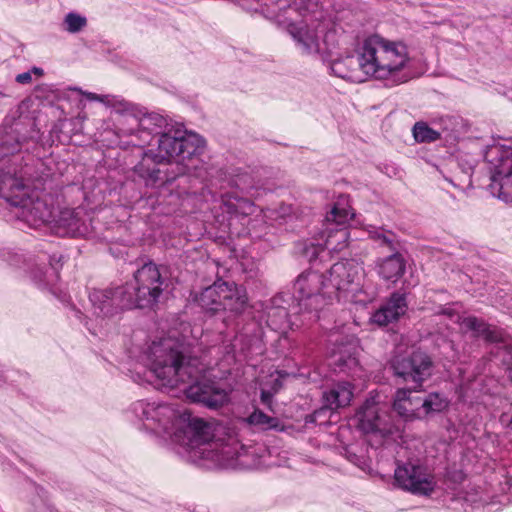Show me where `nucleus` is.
Masks as SVG:
<instances>
[{
  "label": "nucleus",
  "mask_w": 512,
  "mask_h": 512,
  "mask_svg": "<svg viewBox=\"0 0 512 512\" xmlns=\"http://www.w3.org/2000/svg\"><path fill=\"white\" fill-rule=\"evenodd\" d=\"M146 363L161 388L178 389L192 402L216 408L229 401V391L202 375L200 361L188 355L183 343L169 337L153 342Z\"/></svg>",
  "instance_id": "obj_1"
},
{
  "label": "nucleus",
  "mask_w": 512,
  "mask_h": 512,
  "mask_svg": "<svg viewBox=\"0 0 512 512\" xmlns=\"http://www.w3.org/2000/svg\"><path fill=\"white\" fill-rule=\"evenodd\" d=\"M409 63V52L404 43L372 35L364 40L357 57L346 55L334 59L330 69L335 76L352 82L360 83L373 77L398 85L408 80L403 71Z\"/></svg>",
  "instance_id": "obj_2"
},
{
  "label": "nucleus",
  "mask_w": 512,
  "mask_h": 512,
  "mask_svg": "<svg viewBox=\"0 0 512 512\" xmlns=\"http://www.w3.org/2000/svg\"><path fill=\"white\" fill-rule=\"evenodd\" d=\"M245 9L258 10L270 19L287 25L289 34L302 52H330L336 45L335 31H327L321 41V35L327 28L323 21V12L312 0H237Z\"/></svg>",
  "instance_id": "obj_3"
},
{
  "label": "nucleus",
  "mask_w": 512,
  "mask_h": 512,
  "mask_svg": "<svg viewBox=\"0 0 512 512\" xmlns=\"http://www.w3.org/2000/svg\"><path fill=\"white\" fill-rule=\"evenodd\" d=\"M133 412L144 428L158 436L198 452L204 458L206 446L212 439L211 427L200 418L192 417L185 408L161 402L138 401Z\"/></svg>",
  "instance_id": "obj_4"
},
{
  "label": "nucleus",
  "mask_w": 512,
  "mask_h": 512,
  "mask_svg": "<svg viewBox=\"0 0 512 512\" xmlns=\"http://www.w3.org/2000/svg\"><path fill=\"white\" fill-rule=\"evenodd\" d=\"M204 139L196 133L173 129L164 131L158 140L156 152L145 155L144 161L175 163L178 174H185L191 169L190 161L204 146Z\"/></svg>",
  "instance_id": "obj_5"
},
{
  "label": "nucleus",
  "mask_w": 512,
  "mask_h": 512,
  "mask_svg": "<svg viewBox=\"0 0 512 512\" xmlns=\"http://www.w3.org/2000/svg\"><path fill=\"white\" fill-rule=\"evenodd\" d=\"M293 295L298 302L297 313L309 323L317 321L319 312L334 301V289L325 275L317 271L301 273L294 283Z\"/></svg>",
  "instance_id": "obj_6"
},
{
  "label": "nucleus",
  "mask_w": 512,
  "mask_h": 512,
  "mask_svg": "<svg viewBox=\"0 0 512 512\" xmlns=\"http://www.w3.org/2000/svg\"><path fill=\"white\" fill-rule=\"evenodd\" d=\"M329 274L330 288L334 289V300L341 297L353 302L366 303L374 298L363 284L365 271L356 260H344L332 265Z\"/></svg>",
  "instance_id": "obj_7"
},
{
  "label": "nucleus",
  "mask_w": 512,
  "mask_h": 512,
  "mask_svg": "<svg viewBox=\"0 0 512 512\" xmlns=\"http://www.w3.org/2000/svg\"><path fill=\"white\" fill-rule=\"evenodd\" d=\"M162 292V280L157 266L144 264L134 275V280L118 291L120 305L144 308L155 303Z\"/></svg>",
  "instance_id": "obj_8"
},
{
  "label": "nucleus",
  "mask_w": 512,
  "mask_h": 512,
  "mask_svg": "<svg viewBox=\"0 0 512 512\" xmlns=\"http://www.w3.org/2000/svg\"><path fill=\"white\" fill-rule=\"evenodd\" d=\"M247 294L244 288L235 283L215 282L205 288L199 295V305L208 311L217 313L228 312L231 316H238L247 307Z\"/></svg>",
  "instance_id": "obj_9"
},
{
  "label": "nucleus",
  "mask_w": 512,
  "mask_h": 512,
  "mask_svg": "<svg viewBox=\"0 0 512 512\" xmlns=\"http://www.w3.org/2000/svg\"><path fill=\"white\" fill-rule=\"evenodd\" d=\"M484 158L490 165L492 189L503 201L512 202V142L488 146Z\"/></svg>",
  "instance_id": "obj_10"
},
{
  "label": "nucleus",
  "mask_w": 512,
  "mask_h": 512,
  "mask_svg": "<svg viewBox=\"0 0 512 512\" xmlns=\"http://www.w3.org/2000/svg\"><path fill=\"white\" fill-rule=\"evenodd\" d=\"M391 369L396 377L415 384L416 389L432 375V361L427 354L415 351L407 356H395L391 360Z\"/></svg>",
  "instance_id": "obj_11"
},
{
  "label": "nucleus",
  "mask_w": 512,
  "mask_h": 512,
  "mask_svg": "<svg viewBox=\"0 0 512 512\" xmlns=\"http://www.w3.org/2000/svg\"><path fill=\"white\" fill-rule=\"evenodd\" d=\"M395 483L413 494L430 495L436 486L433 475L421 465L404 463L394 472Z\"/></svg>",
  "instance_id": "obj_12"
},
{
  "label": "nucleus",
  "mask_w": 512,
  "mask_h": 512,
  "mask_svg": "<svg viewBox=\"0 0 512 512\" xmlns=\"http://www.w3.org/2000/svg\"><path fill=\"white\" fill-rule=\"evenodd\" d=\"M352 216L350 209L341 203H336L326 215L325 247L329 251L338 252L348 245L349 232L344 225Z\"/></svg>",
  "instance_id": "obj_13"
},
{
  "label": "nucleus",
  "mask_w": 512,
  "mask_h": 512,
  "mask_svg": "<svg viewBox=\"0 0 512 512\" xmlns=\"http://www.w3.org/2000/svg\"><path fill=\"white\" fill-rule=\"evenodd\" d=\"M354 421L364 433H379L382 436H387L395 431L390 416L379 407L373 398L366 400L355 414Z\"/></svg>",
  "instance_id": "obj_14"
},
{
  "label": "nucleus",
  "mask_w": 512,
  "mask_h": 512,
  "mask_svg": "<svg viewBox=\"0 0 512 512\" xmlns=\"http://www.w3.org/2000/svg\"><path fill=\"white\" fill-rule=\"evenodd\" d=\"M119 123L122 126V132L125 134H133L138 129L161 136L164 131L172 127L166 118L157 113H125L121 116Z\"/></svg>",
  "instance_id": "obj_15"
},
{
  "label": "nucleus",
  "mask_w": 512,
  "mask_h": 512,
  "mask_svg": "<svg viewBox=\"0 0 512 512\" xmlns=\"http://www.w3.org/2000/svg\"><path fill=\"white\" fill-rule=\"evenodd\" d=\"M358 351V344L353 339L336 344L330 355L331 365L335 370L351 377H361L362 369L357 358Z\"/></svg>",
  "instance_id": "obj_16"
},
{
  "label": "nucleus",
  "mask_w": 512,
  "mask_h": 512,
  "mask_svg": "<svg viewBox=\"0 0 512 512\" xmlns=\"http://www.w3.org/2000/svg\"><path fill=\"white\" fill-rule=\"evenodd\" d=\"M439 313L448 316L453 322L459 324L463 332H473L474 336L483 337L490 342L502 341L500 330L491 327L475 316L462 317L450 307L442 308Z\"/></svg>",
  "instance_id": "obj_17"
},
{
  "label": "nucleus",
  "mask_w": 512,
  "mask_h": 512,
  "mask_svg": "<svg viewBox=\"0 0 512 512\" xmlns=\"http://www.w3.org/2000/svg\"><path fill=\"white\" fill-rule=\"evenodd\" d=\"M12 204L20 209L21 217L30 226H39L50 221L52 217L51 208L47 203L39 198L27 196L17 200H12Z\"/></svg>",
  "instance_id": "obj_18"
},
{
  "label": "nucleus",
  "mask_w": 512,
  "mask_h": 512,
  "mask_svg": "<svg viewBox=\"0 0 512 512\" xmlns=\"http://www.w3.org/2000/svg\"><path fill=\"white\" fill-rule=\"evenodd\" d=\"M120 289L122 287H118L115 290H93L90 293V301L96 316L107 317L113 315L118 309H131V307L120 305L121 295L118 293Z\"/></svg>",
  "instance_id": "obj_19"
},
{
  "label": "nucleus",
  "mask_w": 512,
  "mask_h": 512,
  "mask_svg": "<svg viewBox=\"0 0 512 512\" xmlns=\"http://www.w3.org/2000/svg\"><path fill=\"white\" fill-rule=\"evenodd\" d=\"M407 310L405 296L400 293H394L381 308H379L371 317L373 323L379 326H386L389 323L398 320Z\"/></svg>",
  "instance_id": "obj_20"
},
{
  "label": "nucleus",
  "mask_w": 512,
  "mask_h": 512,
  "mask_svg": "<svg viewBox=\"0 0 512 512\" xmlns=\"http://www.w3.org/2000/svg\"><path fill=\"white\" fill-rule=\"evenodd\" d=\"M410 389L401 388L395 393L393 409L405 419L421 418V398L412 397Z\"/></svg>",
  "instance_id": "obj_21"
},
{
  "label": "nucleus",
  "mask_w": 512,
  "mask_h": 512,
  "mask_svg": "<svg viewBox=\"0 0 512 512\" xmlns=\"http://www.w3.org/2000/svg\"><path fill=\"white\" fill-rule=\"evenodd\" d=\"M352 398L353 389L348 382H339L323 394L325 406L331 410L349 405Z\"/></svg>",
  "instance_id": "obj_22"
},
{
  "label": "nucleus",
  "mask_w": 512,
  "mask_h": 512,
  "mask_svg": "<svg viewBox=\"0 0 512 512\" xmlns=\"http://www.w3.org/2000/svg\"><path fill=\"white\" fill-rule=\"evenodd\" d=\"M378 274L385 280L397 281L405 271V262L399 254L390 255L378 262Z\"/></svg>",
  "instance_id": "obj_23"
},
{
  "label": "nucleus",
  "mask_w": 512,
  "mask_h": 512,
  "mask_svg": "<svg viewBox=\"0 0 512 512\" xmlns=\"http://www.w3.org/2000/svg\"><path fill=\"white\" fill-rule=\"evenodd\" d=\"M421 417L443 411L448 406V400L439 393H430L421 399Z\"/></svg>",
  "instance_id": "obj_24"
},
{
  "label": "nucleus",
  "mask_w": 512,
  "mask_h": 512,
  "mask_svg": "<svg viewBox=\"0 0 512 512\" xmlns=\"http://www.w3.org/2000/svg\"><path fill=\"white\" fill-rule=\"evenodd\" d=\"M59 223L66 229V234L76 237L83 234L80 219L73 210H65L61 213Z\"/></svg>",
  "instance_id": "obj_25"
},
{
  "label": "nucleus",
  "mask_w": 512,
  "mask_h": 512,
  "mask_svg": "<svg viewBox=\"0 0 512 512\" xmlns=\"http://www.w3.org/2000/svg\"><path fill=\"white\" fill-rule=\"evenodd\" d=\"M228 212L249 215L254 212V205L247 199L241 197H227L223 200Z\"/></svg>",
  "instance_id": "obj_26"
},
{
  "label": "nucleus",
  "mask_w": 512,
  "mask_h": 512,
  "mask_svg": "<svg viewBox=\"0 0 512 512\" xmlns=\"http://www.w3.org/2000/svg\"><path fill=\"white\" fill-rule=\"evenodd\" d=\"M248 422L251 425L257 426L261 429H278L279 420L275 417L266 415L259 409H256L249 417Z\"/></svg>",
  "instance_id": "obj_27"
},
{
  "label": "nucleus",
  "mask_w": 512,
  "mask_h": 512,
  "mask_svg": "<svg viewBox=\"0 0 512 512\" xmlns=\"http://www.w3.org/2000/svg\"><path fill=\"white\" fill-rule=\"evenodd\" d=\"M413 136L417 142H433L440 138V133L424 122H417L413 127Z\"/></svg>",
  "instance_id": "obj_28"
},
{
  "label": "nucleus",
  "mask_w": 512,
  "mask_h": 512,
  "mask_svg": "<svg viewBox=\"0 0 512 512\" xmlns=\"http://www.w3.org/2000/svg\"><path fill=\"white\" fill-rule=\"evenodd\" d=\"M64 29L69 33H77L81 31L87 24L85 17L77 13H68L64 18Z\"/></svg>",
  "instance_id": "obj_29"
},
{
  "label": "nucleus",
  "mask_w": 512,
  "mask_h": 512,
  "mask_svg": "<svg viewBox=\"0 0 512 512\" xmlns=\"http://www.w3.org/2000/svg\"><path fill=\"white\" fill-rule=\"evenodd\" d=\"M77 91L82 94L84 97H86L89 101H98L104 104L108 103V96L106 95H98L96 93L83 91L81 89H77Z\"/></svg>",
  "instance_id": "obj_30"
},
{
  "label": "nucleus",
  "mask_w": 512,
  "mask_h": 512,
  "mask_svg": "<svg viewBox=\"0 0 512 512\" xmlns=\"http://www.w3.org/2000/svg\"><path fill=\"white\" fill-rule=\"evenodd\" d=\"M16 81L20 84H29L32 81V72L20 73L16 76Z\"/></svg>",
  "instance_id": "obj_31"
},
{
  "label": "nucleus",
  "mask_w": 512,
  "mask_h": 512,
  "mask_svg": "<svg viewBox=\"0 0 512 512\" xmlns=\"http://www.w3.org/2000/svg\"><path fill=\"white\" fill-rule=\"evenodd\" d=\"M271 399H272V394L270 392H268V391L262 390V392H261V401L263 402V404H265L268 407H270Z\"/></svg>",
  "instance_id": "obj_32"
},
{
  "label": "nucleus",
  "mask_w": 512,
  "mask_h": 512,
  "mask_svg": "<svg viewBox=\"0 0 512 512\" xmlns=\"http://www.w3.org/2000/svg\"><path fill=\"white\" fill-rule=\"evenodd\" d=\"M159 171H155L153 170L150 174H149V177L151 179L152 182H156L158 179H159Z\"/></svg>",
  "instance_id": "obj_33"
},
{
  "label": "nucleus",
  "mask_w": 512,
  "mask_h": 512,
  "mask_svg": "<svg viewBox=\"0 0 512 512\" xmlns=\"http://www.w3.org/2000/svg\"><path fill=\"white\" fill-rule=\"evenodd\" d=\"M31 72L35 73L38 76H42L43 75V70L41 68H38V67H34Z\"/></svg>",
  "instance_id": "obj_34"
},
{
  "label": "nucleus",
  "mask_w": 512,
  "mask_h": 512,
  "mask_svg": "<svg viewBox=\"0 0 512 512\" xmlns=\"http://www.w3.org/2000/svg\"><path fill=\"white\" fill-rule=\"evenodd\" d=\"M377 239L381 240L382 243H390V240L387 239L386 236L378 234Z\"/></svg>",
  "instance_id": "obj_35"
},
{
  "label": "nucleus",
  "mask_w": 512,
  "mask_h": 512,
  "mask_svg": "<svg viewBox=\"0 0 512 512\" xmlns=\"http://www.w3.org/2000/svg\"><path fill=\"white\" fill-rule=\"evenodd\" d=\"M241 466L245 467V468H250L252 467V465L250 463H247L246 461L244 460H241V463H240Z\"/></svg>",
  "instance_id": "obj_36"
},
{
  "label": "nucleus",
  "mask_w": 512,
  "mask_h": 512,
  "mask_svg": "<svg viewBox=\"0 0 512 512\" xmlns=\"http://www.w3.org/2000/svg\"><path fill=\"white\" fill-rule=\"evenodd\" d=\"M511 427H512V420H511V423H510Z\"/></svg>",
  "instance_id": "obj_37"
}]
</instances>
